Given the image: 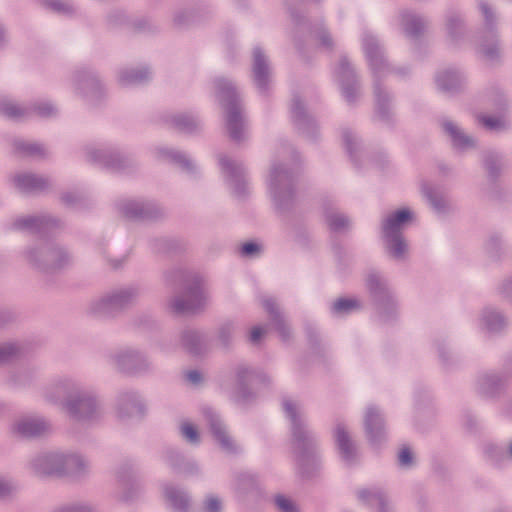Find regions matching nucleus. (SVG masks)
<instances>
[{"label": "nucleus", "instance_id": "obj_1", "mask_svg": "<svg viewBox=\"0 0 512 512\" xmlns=\"http://www.w3.org/2000/svg\"><path fill=\"white\" fill-rule=\"evenodd\" d=\"M43 397L51 403H61L69 417L80 423H91L102 416L96 394L70 376L53 380L44 388Z\"/></svg>", "mask_w": 512, "mask_h": 512}, {"label": "nucleus", "instance_id": "obj_2", "mask_svg": "<svg viewBox=\"0 0 512 512\" xmlns=\"http://www.w3.org/2000/svg\"><path fill=\"white\" fill-rule=\"evenodd\" d=\"M282 406L291 425L292 452L297 463L304 466L314 456L317 445L316 436L309 429L301 405L297 401L284 398Z\"/></svg>", "mask_w": 512, "mask_h": 512}, {"label": "nucleus", "instance_id": "obj_3", "mask_svg": "<svg viewBox=\"0 0 512 512\" xmlns=\"http://www.w3.org/2000/svg\"><path fill=\"white\" fill-rule=\"evenodd\" d=\"M362 47L374 79L377 113L381 118H386L389 112V96L381 88L379 81L391 72L390 66L385 59L380 42L372 33H363Z\"/></svg>", "mask_w": 512, "mask_h": 512}, {"label": "nucleus", "instance_id": "obj_4", "mask_svg": "<svg viewBox=\"0 0 512 512\" xmlns=\"http://www.w3.org/2000/svg\"><path fill=\"white\" fill-rule=\"evenodd\" d=\"M214 85L217 98L226 111V127L229 136L233 141L240 142L245 139L247 129L236 88L232 82L224 78L215 79Z\"/></svg>", "mask_w": 512, "mask_h": 512}, {"label": "nucleus", "instance_id": "obj_5", "mask_svg": "<svg viewBox=\"0 0 512 512\" xmlns=\"http://www.w3.org/2000/svg\"><path fill=\"white\" fill-rule=\"evenodd\" d=\"M409 209H401L389 214L382 222V237L387 253L396 260H404L408 253V243L402 235L407 223L412 220Z\"/></svg>", "mask_w": 512, "mask_h": 512}, {"label": "nucleus", "instance_id": "obj_6", "mask_svg": "<svg viewBox=\"0 0 512 512\" xmlns=\"http://www.w3.org/2000/svg\"><path fill=\"white\" fill-rule=\"evenodd\" d=\"M268 190L275 207L280 211L287 209L294 199L291 172L273 165L268 178Z\"/></svg>", "mask_w": 512, "mask_h": 512}, {"label": "nucleus", "instance_id": "obj_7", "mask_svg": "<svg viewBox=\"0 0 512 512\" xmlns=\"http://www.w3.org/2000/svg\"><path fill=\"white\" fill-rule=\"evenodd\" d=\"M366 286L374 299L380 317L385 321L389 313L396 311L397 300L387 281L377 272L372 271L366 277Z\"/></svg>", "mask_w": 512, "mask_h": 512}, {"label": "nucleus", "instance_id": "obj_8", "mask_svg": "<svg viewBox=\"0 0 512 512\" xmlns=\"http://www.w3.org/2000/svg\"><path fill=\"white\" fill-rule=\"evenodd\" d=\"M26 257L30 264L46 272L63 267L69 260L64 249L48 243L29 250Z\"/></svg>", "mask_w": 512, "mask_h": 512}, {"label": "nucleus", "instance_id": "obj_9", "mask_svg": "<svg viewBox=\"0 0 512 512\" xmlns=\"http://www.w3.org/2000/svg\"><path fill=\"white\" fill-rule=\"evenodd\" d=\"M205 303L206 295L202 288V281L200 277L194 275L189 280L184 294L173 298L169 302V307L175 313H188L200 309Z\"/></svg>", "mask_w": 512, "mask_h": 512}, {"label": "nucleus", "instance_id": "obj_10", "mask_svg": "<svg viewBox=\"0 0 512 512\" xmlns=\"http://www.w3.org/2000/svg\"><path fill=\"white\" fill-rule=\"evenodd\" d=\"M140 295L138 287L129 286L111 292L93 303L92 309L98 314H111L134 303Z\"/></svg>", "mask_w": 512, "mask_h": 512}, {"label": "nucleus", "instance_id": "obj_11", "mask_svg": "<svg viewBox=\"0 0 512 512\" xmlns=\"http://www.w3.org/2000/svg\"><path fill=\"white\" fill-rule=\"evenodd\" d=\"M57 112V107L49 101H39L33 105L32 109H28L9 99L0 98V113L12 120L24 119L32 113L41 118H49L55 116Z\"/></svg>", "mask_w": 512, "mask_h": 512}, {"label": "nucleus", "instance_id": "obj_12", "mask_svg": "<svg viewBox=\"0 0 512 512\" xmlns=\"http://www.w3.org/2000/svg\"><path fill=\"white\" fill-rule=\"evenodd\" d=\"M218 162L225 181L232 192L238 197L245 195L248 182L243 163L223 154L219 155Z\"/></svg>", "mask_w": 512, "mask_h": 512}, {"label": "nucleus", "instance_id": "obj_13", "mask_svg": "<svg viewBox=\"0 0 512 512\" xmlns=\"http://www.w3.org/2000/svg\"><path fill=\"white\" fill-rule=\"evenodd\" d=\"M479 8L484 16L485 23L487 28L489 29L487 34L482 37L481 43L478 48V53L486 60V61H495L500 56V47L496 37L495 32L492 30V25L494 22V13L489 6V4L485 1L479 2Z\"/></svg>", "mask_w": 512, "mask_h": 512}, {"label": "nucleus", "instance_id": "obj_14", "mask_svg": "<svg viewBox=\"0 0 512 512\" xmlns=\"http://www.w3.org/2000/svg\"><path fill=\"white\" fill-rule=\"evenodd\" d=\"M205 421L210 429L214 439L218 442L221 449L226 453H235L238 451V445L230 436L226 425L219 414L212 408L206 407L202 410Z\"/></svg>", "mask_w": 512, "mask_h": 512}, {"label": "nucleus", "instance_id": "obj_15", "mask_svg": "<svg viewBox=\"0 0 512 512\" xmlns=\"http://www.w3.org/2000/svg\"><path fill=\"white\" fill-rule=\"evenodd\" d=\"M85 157L87 161L114 170L124 169L126 159L116 150L110 147H97L94 145L85 148Z\"/></svg>", "mask_w": 512, "mask_h": 512}, {"label": "nucleus", "instance_id": "obj_16", "mask_svg": "<svg viewBox=\"0 0 512 512\" xmlns=\"http://www.w3.org/2000/svg\"><path fill=\"white\" fill-rule=\"evenodd\" d=\"M64 451L43 452L35 456L31 462V469L38 475L63 476Z\"/></svg>", "mask_w": 512, "mask_h": 512}, {"label": "nucleus", "instance_id": "obj_17", "mask_svg": "<svg viewBox=\"0 0 512 512\" xmlns=\"http://www.w3.org/2000/svg\"><path fill=\"white\" fill-rule=\"evenodd\" d=\"M51 429L50 423L40 416H24L11 426V432L19 437L32 438L46 434Z\"/></svg>", "mask_w": 512, "mask_h": 512}, {"label": "nucleus", "instance_id": "obj_18", "mask_svg": "<svg viewBox=\"0 0 512 512\" xmlns=\"http://www.w3.org/2000/svg\"><path fill=\"white\" fill-rule=\"evenodd\" d=\"M111 361L120 371L135 373L148 367V361L144 354L134 349H122L116 352Z\"/></svg>", "mask_w": 512, "mask_h": 512}, {"label": "nucleus", "instance_id": "obj_19", "mask_svg": "<svg viewBox=\"0 0 512 512\" xmlns=\"http://www.w3.org/2000/svg\"><path fill=\"white\" fill-rule=\"evenodd\" d=\"M252 73L257 89L266 93L272 82V71L268 58L260 47L253 49Z\"/></svg>", "mask_w": 512, "mask_h": 512}, {"label": "nucleus", "instance_id": "obj_20", "mask_svg": "<svg viewBox=\"0 0 512 512\" xmlns=\"http://www.w3.org/2000/svg\"><path fill=\"white\" fill-rule=\"evenodd\" d=\"M335 76L341 86L345 100L349 103L354 102L358 96L359 87L354 71L346 58H341L335 70Z\"/></svg>", "mask_w": 512, "mask_h": 512}, {"label": "nucleus", "instance_id": "obj_21", "mask_svg": "<svg viewBox=\"0 0 512 512\" xmlns=\"http://www.w3.org/2000/svg\"><path fill=\"white\" fill-rule=\"evenodd\" d=\"M366 436L372 445H378L385 440V425L381 410L376 406H368L364 416Z\"/></svg>", "mask_w": 512, "mask_h": 512}, {"label": "nucleus", "instance_id": "obj_22", "mask_svg": "<svg viewBox=\"0 0 512 512\" xmlns=\"http://www.w3.org/2000/svg\"><path fill=\"white\" fill-rule=\"evenodd\" d=\"M143 414V404L135 392H123L117 398L116 415L125 421L140 417Z\"/></svg>", "mask_w": 512, "mask_h": 512}, {"label": "nucleus", "instance_id": "obj_23", "mask_svg": "<svg viewBox=\"0 0 512 512\" xmlns=\"http://www.w3.org/2000/svg\"><path fill=\"white\" fill-rule=\"evenodd\" d=\"M117 481L122 489L120 500L128 502L141 491V484L131 467L123 466L116 472Z\"/></svg>", "mask_w": 512, "mask_h": 512}, {"label": "nucleus", "instance_id": "obj_24", "mask_svg": "<svg viewBox=\"0 0 512 512\" xmlns=\"http://www.w3.org/2000/svg\"><path fill=\"white\" fill-rule=\"evenodd\" d=\"M291 119L296 129L306 135L312 137L316 129V123L305 111L301 100L297 97L293 98L291 103Z\"/></svg>", "mask_w": 512, "mask_h": 512}, {"label": "nucleus", "instance_id": "obj_25", "mask_svg": "<svg viewBox=\"0 0 512 512\" xmlns=\"http://www.w3.org/2000/svg\"><path fill=\"white\" fill-rule=\"evenodd\" d=\"M334 439L342 459L347 463H352L356 459L357 448L344 423L339 422L336 424Z\"/></svg>", "mask_w": 512, "mask_h": 512}, {"label": "nucleus", "instance_id": "obj_26", "mask_svg": "<svg viewBox=\"0 0 512 512\" xmlns=\"http://www.w3.org/2000/svg\"><path fill=\"white\" fill-rule=\"evenodd\" d=\"M359 499L375 512H394L393 505L379 488L363 489L358 492Z\"/></svg>", "mask_w": 512, "mask_h": 512}, {"label": "nucleus", "instance_id": "obj_27", "mask_svg": "<svg viewBox=\"0 0 512 512\" xmlns=\"http://www.w3.org/2000/svg\"><path fill=\"white\" fill-rule=\"evenodd\" d=\"M120 209L130 219H150L156 216V207L150 202L127 200L121 204Z\"/></svg>", "mask_w": 512, "mask_h": 512}, {"label": "nucleus", "instance_id": "obj_28", "mask_svg": "<svg viewBox=\"0 0 512 512\" xmlns=\"http://www.w3.org/2000/svg\"><path fill=\"white\" fill-rule=\"evenodd\" d=\"M464 80L463 73L454 68L440 70L435 76L437 88L445 93L458 90L464 83Z\"/></svg>", "mask_w": 512, "mask_h": 512}, {"label": "nucleus", "instance_id": "obj_29", "mask_svg": "<svg viewBox=\"0 0 512 512\" xmlns=\"http://www.w3.org/2000/svg\"><path fill=\"white\" fill-rule=\"evenodd\" d=\"M58 225L57 220L49 215L27 216L17 219L14 227L29 232H43Z\"/></svg>", "mask_w": 512, "mask_h": 512}, {"label": "nucleus", "instance_id": "obj_30", "mask_svg": "<svg viewBox=\"0 0 512 512\" xmlns=\"http://www.w3.org/2000/svg\"><path fill=\"white\" fill-rule=\"evenodd\" d=\"M260 375L248 366L241 364L236 368L235 398L238 401H246L250 397L249 385L254 378Z\"/></svg>", "mask_w": 512, "mask_h": 512}, {"label": "nucleus", "instance_id": "obj_31", "mask_svg": "<svg viewBox=\"0 0 512 512\" xmlns=\"http://www.w3.org/2000/svg\"><path fill=\"white\" fill-rule=\"evenodd\" d=\"M63 476H80L85 474L90 467L89 461L81 454L64 451Z\"/></svg>", "mask_w": 512, "mask_h": 512}, {"label": "nucleus", "instance_id": "obj_32", "mask_svg": "<svg viewBox=\"0 0 512 512\" xmlns=\"http://www.w3.org/2000/svg\"><path fill=\"white\" fill-rule=\"evenodd\" d=\"M261 303L264 309L269 313L275 329L278 331L281 339L283 341H288L291 337V331L283 319L274 299L271 297H264L262 298Z\"/></svg>", "mask_w": 512, "mask_h": 512}, {"label": "nucleus", "instance_id": "obj_33", "mask_svg": "<svg viewBox=\"0 0 512 512\" xmlns=\"http://www.w3.org/2000/svg\"><path fill=\"white\" fill-rule=\"evenodd\" d=\"M443 128L450 136L453 146L458 150L464 151L475 146V140L465 134L461 128L452 121H444Z\"/></svg>", "mask_w": 512, "mask_h": 512}, {"label": "nucleus", "instance_id": "obj_34", "mask_svg": "<svg viewBox=\"0 0 512 512\" xmlns=\"http://www.w3.org/2000/svg\"><path fill=\"white\" fill-rule=\"evenodd\" d=\"M14 185L23 192H35L43 190L47 186V180L31 173L17 174L13 178Z\"/></svg>", "mask_w": 512, "mask_h": 512}, {"label": "nucleus", "instance_id": "obj_35", "mask_svg": "<svg viewBox=\"0 0 512 512\" xmlns=\"http://www.w3.org/2000/svg\"><path fill=\"white\" fill-rule=\"evenodd\" d=\"M73 84L76 90L87 96L96 93L100 88L98 79L88 70L77 71L73 76Z\"/></svg>", "mask_w": 512, "mask_h": 512}, {"label": "nucleus", "instance_id": "obj_36", "mask_svg": "<svg viewBox=\"0 0 512 512\" xmlns=\"http://www.w3.org/2000/svg\"><path fill=\"white\" fill-rule=\"evenodd\" d=\"M164 494L173 509L177 512H187L190 508V497L188 494L174 486L167 485Z\"/></svg>", "mask_w": 512, "mask_h": 512}, {"label": "nucleus", "instance_id": "obj_37", "mask_svg": "<svg viewBox=\"0 0 512 512\" xmlns=\"http://www.w3.org/2000/svg\"><path fill=\"white\" fill-rule=\"evenodd\" d=\"M150 77L149 69L141 68H125L120 71L118 81L122 86H130L141 84Z\"/></svg>", "mask_w": 512, "mask_h": 512}, {"label": "nucleus", "instance_id": "obj_38", "mask_svg": "<svg viewBox=\"0 0 512 512\" xmlns=\"http://www.w3.org/2000/svg\"><path fill=\"white\" fill-rule=\"evenodd\" d=\"M480 323L484 330L498 332L505 327L506 320L500 312L486 308L481 314Z\"/></svg>", "mask_w": 512, "mask_h": 512}, {"label": "nucleus", "instance_id": "obj_39", "mask_svg": "<svg viewBox=\"0 0 512 512\" xmlns=\"http://www.w3.org/2000/svg\"><path fill=\"white\" fill-rule=\"evenodd\" d=\"M401 24L404 30V33L408 37H417L424 30L426 23L425 21L411 13V12H403L401 14Z\"/></svg>", "mask_w": 512, "mask_h": 512}, {"label": "nucleus", "instance_id": "obj_40", "mask_svg": "<svg viewBox=\"0 0 512 512\" xmlns=\"http://www.w3.org/2000/svg\"><path fill=\"white\" fill-rule=\"evenodd\" d=\"M477 383L480 393L493 396L500 391L504 382L497 374H484L478 378Z\"/></svg>", "mask_w": 512, "mask_h": 512}, {"label": "nucleus", "instance_id": "obj_41", "mask_svg": "<svg viewBox=\"0 0 512 512\" xmlns=\"http://www.w3.org/2000/svg\"><path fill=\"white\" fill-rule=\"evenodd\" d=\"M159 154L179 165L183 170L192 172L195 168L193 161L184 153L169 148L159 149Z\"/></svg>", "mask_w": 512, "mask_h": 512}, {"label": "nucleus", "instance_id": "obj_42", "mask_svg": "<svg viewBox=\"0 0 512 512\" xmlns=\"http://www.w3.org/2000/svg\"><path fill=\"white\" fill-rule=\"evenodd\" d=\"M422 193L427 198L431 206L435 209V211L443 212L446 209L448 201L446 197L436 188L428 184H423Z\"/></svg>", "mask_w": 512, "mask_h": 512}, {"label": "nucleus", "instance_id": "obj_43", "mask_svg": "<svg viewBox=\"0 0 512 512\" xmlns=\"http://www.w3.org/2000/svg\"><path fill=\"white\" fill-rule=\"evenodd\" d=\"M202 342V337L197 331L185 330L182 334V345L190 353H200L202 350Z\"/></svg>", "mask_w": 512, "mask_h": 512}, {"label": "nucleus", "instance_id": "obj_44", "mask_svg": "<svg viewBox=\"0 0 512 512\" xmlns=\"http://www.w3.org/2000/svg\"><path fill=\"white\" fill-rule=\"evenodd\" d=\"M446 30L452 41H455L463 31V22L460 14L449 12L446 16Z\"/></svg>", "mask_w": 512, "mask_h": 512}, {"label": "nucleus", "instance_id": "obj_45", "mask_svg": "<svg viewBox=\"0 0 512 512\" xmlns=\"http://www.w3.org/2000/svg\"><path fill=\"white\" fill-rule=\"evenodd\" d=\"M14 150L17 154L22 156H36L42 155L44 149L37 143L27 142L22 139H16L13 142Z\"/></svg>", "mask_w": 512, "mask_h": 512}, {"label": "nucleus", "instance_id": "obj_46", "mask_svg": "<svg viewBox=\"0 0 512 512\" xmlns=\"http://www.w3.org/2000/svg\"><path fill=\"white\" fill-rule=\"evenodd\" d=\"M171 121L178 130L183 132H192L199 125L197 118L188 114H177Z\"/></svg>", "mask_w": 512, "mask_h": 512}, {"label": "nucleus", "instance_id": "obj_47", "mask_svg": "<svg viewBox=\"0 0 512 512\" xmlns=\"http://www.w3.org/2000/svg\"><path fill=\"white\" fill-rule=\"evenodd\" d=\"M360 307V303L354 298H340L332 305V312L336 315L348 314Z\"/></svg>", "mask_w": 512, "mask_h": 512}, {"label": "nucleus", "instance_id": "obj_48", "mask_svg": "<svg viewBox=\"0 0 512 512\" xmlns=\"http://www.w3.org/2000/svg\"><path fill=\"white\" fill-rule=\"evenodd\" d=\"M326 222L329 228L333 231H342L349 226V219L338 212H327Z\"/></svg>", "mask_w": 512, "mask_h": 512}, {"label": "nucleus", "instance_id": "obj_49", "mask_svg": "<svg viewBox=\"0 0 512 512\" xmlns=\"http://www.w3.org/2000/svg\"><path fill=\"white\" fill-rule=\"evenodd\" d=\"M40 1H41V4L45 8H47L53 12H56L58 14L70 15L75 11L74 6L67 2H61L59 0H40Z\"/></svg>", "mask_w": 512, "mask_h": 512}, {"label": "nucleus", "instance_id": "obj_50", "mask_svg": "<svg viewBox=\"0 0 512 512\" xmlns=\"http://www.w3.org/2000/svg\"><path fill=\"white\" fill-rule=\"evenodd\" d=\"M180 434L181 436L189 443L191 444H198L200 442V434L192 423L189 421H183L180 424Z\"/></svg>", "mask_w": 512, "mask_h": 512}, {"label": "nucleus", "instance_id": "obj_51", "mask_svg": "<svg viewBox=\"0 0 512 512\" xmlns=\"http://www.w3.org/2000/svg\"><path fill=\"white\" fill-rule=\"evenodd\" d=\"M478 122L491 131H499L506 127L504 119L499 117L482 115L478 117Z\"/></svg>", "mask_w": 512, "mask_h": 512}, {"label": "nucleus", "instance_id": "obj_52", "mask_svg": "<svg viewBox=\"0 0 512 512\" xmlns=\"http://www.w3.org/2000/svg\"><path fill=\"white\" fill-rule=\"evenodd\" d=\"M485 167L491 177H496L500 171V159L495 153H488L484 159Z\"/></svg>", "mask_w": 512, "mask_h": 512}, {"label": "nucleus", "instance_id": "obj_53", "mask_svg": "<svg viewBox=\"0 0 512 512\" xmlns=\"http://www.w3.org/2000/svg\"><path fill=\"white\" fill-rule=\"evenodd\" d=\"M203 512H222L223 505L221 499L216 495H208L203 501Z\"/></svg>", "mask_w": 512, "mask_h": 512}, {"label": "nucleus", "instance_id": "obj_54", "mask_svg": "<svg viewBox=\"0 0 512 512\" xmlns=\"http://www.w3.org/2000/svg\"><path fill=\"white\" fill-rule=\"evenodd\" d=\"M53 512H96V510L86 503H71L62 505Z\"/></svg>", "mask_w": 512, "mask_h": 512}, {"label": "nucleus", "instance_id": "obj_55", "mask_svg": "<svg viewBox=\"0 0 512 512\" xmlns=\"http://www.w3.org/2000/svg\"><path fill=\"white\" fill-rule=\"evenodd\" d=\"M19 347L14 343H6L0 345V363L10 360L13 356L17 355Z\"/></svg>", "mask_w": 512, "mask_h": 512}, {"label": "nucleus", "instance_id": "obj_56", "mask_svg": "<svg viewBox=\"0 0 512 512\" xmlns=\"http://www.w3.org/2000/svg\"><path fill=\"white\" fill-rule=\"evenodd\" d=\"M275 504L281 512H298L295 504L288 498L282 495L275 497Z\"/></svg>", "mask_w": 512, "mask_h": 512}, {"label": "nucleus", "instance_id": "obj_57", "mask_svg": "<svg viewBox=\"0 0 512 512\" xmlns=\"http://www.w3.org/2000/svg\"><path fill=\"white\" fill-rule=\"evenodd\" d=\"M233 333V326L231 324H225L219 328L218 339L224 346L228 345Z\"/></svg>", "mask_w": 512, "mask_h": 512}, {"label": "nucleus", "instance_id": "obj_58", "mask_svg": "<svg viewBox=\"0 0 512 512\" xmlns=\"http://www.w3.org/2000/svg\"><path fill=\"white\" fill-rule=\"evenodd\" d=\"M342 139L343 143L346 147L347 152L349 155H353V145H356V137L353 134V132L349 129H345L342 132Z\"/></svg>", "mask_w": 512, "mask_h": 512}, {"label": "nucleus", "instance_id": "obj_59", "mask_svg": "<svg viewBox=\"0 0 512 512\" xmlns=\"http://www.w3.org/2000/svg\"><path fill=\"white\" fill-rule=\"evenodd\" d=\"M498 289L504 298L512 302V278L505 279Z\"/></svg>", "mask_w": 512, "mask_h": 512}, {"label": "nucleus", "instance_id": "obj_60", "mask_svg": "<svg viewBox=\"0 0 512 512\" xmlns=\"http://www.w3.org/2000/svg\"><path fill=\"white\" fill-rule=\"evenodd\" d=\"M14 491L15 486L11 482L0 479V500L11 496Z\"/></svg>", "mask_w": 512, "mask_h": 512}, {"label": "nucleus", "instance_id": "obj_61", "mask_svg": "<svg viewBox=\"0 0 512 512\" xmlns=\"http://www.w3.org/2000/svg\"><path fill=\"white\" fill-rule=\"evenodd\" d=\"M260 251V246L253 242H248L242 245L241 254L246 257H253Z\"/></svg>", "mask_w": 512, "mask_h": 512}, {"label": "nucleus", "instance_id": "obj_62", "mask_svg": "<svg viewBox=\"0 0 512 512\" xmlns=\"http://www.w3.org/2000/svg\"><path fill=\"white\" fill-rule=\"evenodd\" d=\"M412 460H413V457H412V453L409 450V448L405 447V448L401 449V451L399 452V455H398L399 464L403 467H407V466L411 465Z\"/></svg>", "mask_w": 512, "mask_h": 512}, {"label": "nucleus", "instance_id": "obj_63", "mask_svg": "<svg viewBox=\"0 0 512 512\" xmlns=\"http://www.w3.org/2000/svg\"><path fill=\"white\" fill-rule=\"evenodd\" d=\"M266 333V329L261 326H255L250 332V341L252 343H258L261 337Z\"/></svg>", "mask_w": 512, "mask_h": 512}, {"label": "nucleus", "instance_id": "obj_64", "mask_svg": "<svg viewBox=\"0 0 512 512\" xmlns=\"http://www.w3.org/2000/svg\"><path fill=\"white\" fill-rule=\"evenodd\" d=\"M185 378L192 384H198L202 379L201 373L197 370H190L186 372Z\"/></svg>", "mask_w": 512, "mask_h": 512}]
</instances>
